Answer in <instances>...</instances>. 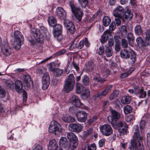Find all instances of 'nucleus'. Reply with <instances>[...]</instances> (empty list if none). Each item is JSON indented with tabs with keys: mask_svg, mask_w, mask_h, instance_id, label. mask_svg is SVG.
<instances>
[{
	"mask_svg": "<svg viewBox=\"0 0 150 150\" xmlns=\"http://www.w3.org/2000/svg\"><path fill=\"white\" fill-rule=\"evenodd\" d=\"M124 112L125 114H128L131 112L132 110V108L129 105H127L123 108Z\"/></svg>",
	"mask_w": 150,
	"mask_h": 150,
	"instance_id": "37998d69",
	"label": "nucleus"
},
{
	"mask_svg": "<svg viewBox=\"0 0 150 150\" xmlns=\"http://www.w3.org/2000/svg\"><path fill=\"white\" fill-rule=\"evenodd\" d=\"M15 88L16 91L18 93L21 92L23 88L22 83L18 80H16L15 82Z\"/></svg>",
	"mask_w": 150,
	"mask_h": 150,
	"instance_id": "4be33fe9",
	"label": "nucleus"
},
{
	"mask_svg": "<svg viewBox=\"0 0 150 150\" xmlns=\"http://www.w3.org/2000/svg\"><path fill=\"white\" fill-rule=\"evenodd\" d=\"M96 146L95 144H92L88 146V150H95Z\"/></svg>",
	"mask_w": 150,
	"mask_h": 150,
	"instance_id": "680f3d73",
	"label": "nucleus"
},
{
	"mask_svg": "<svg viewBox=\"0 0 150 150\" xmlns=\"http://www.w3.org/2000/svg\"><path fill=\"white\" fill-rule=\"evenodd\" d=\"M132 72V71L130 70L127 72L122 74L120 75V77L121 78H122L126 77L130 75Z\"/></svg>",
	"mask_w": 150,
	"mask_h": 150,
	"instance_id": "6e6d98bb",
	"label": "nucleus"
},
{
	"mask_svg": "<svg viewBox=\"0 0 150 150\" xmlns=\"http://www.w3.org/2000/svg\"><path fill=\"white\" fill-rule=\"evenodd\" d=\"M105 53L108 57L112 56L113 53L112 47L109 46V45H105Z\"/></svg>",
	"mask_w": 150,
	"mask_h": 150,
	"instance_id": "5701e85b",
	"label": "nucleus"
},
{
	"mask_svg": "<svg viewBox=\"0 0 150 150\" xmlns=\"http://www.w3.org/2000/svg\"><path fill=\"white\" fill-rule=\"evenodd\" d=\"M56 14L60 18L64 20L66 17V14L64 9L61 7H58L57 9Z\"/></svg>",
	"mask_w": 150,
	"mask_h": 150,
	"instance_id": "f3484780",
	"label": "nucleus"
},
{
	"mask_svg": "<svg viewBox=\"0 0 150 150\" xmlns=\"http://www.w3.org/2000/svg\"><path fill=\"white\" fill-rule=\"evenodd\" d=\"M77 142H71L69 145V147L72 150H74L77 147Z\"/></svg>",
	"mask_w": 150,
	"mask_h": 150,
	"instance_id": "8fccbe9b",
	"label": "nucleus"
},
{
	"mask_svg": "<svg viewBox=\"0 0 150 150\" xmlns=\"http://www.w3.org/2000/svg\"><path fill=\"white\" fill-rule=\"evenodd\" d=\"M128 43L129 42L125 39L123 38L121 42V46L123 48H127L128 46Z\"/></svg>",
	"mask_w": 150,
	"mask_h": 150,
	"instance_id": "09e8293b",
	"label": "nucleus"
},
{
	"mask_svg": "<svg viewBox=\"0 0 150 150\" xmlns=\"http://www.w3.org/2000/svg\"><path fill=\"white\" fill-rule=\"evenodd\" d=\"M99 128L100 132L104 136H108L112 133L113 130L112 127L108 124H105L101 125Z\"/></svg>",
	"mask_w": 150,
	"mask_h": 150,
	"instance_id": "0eeeda50",
	"label": "nucleus"
},
{
	"mask_svg": "<svg viewBox=\"0 0 150 150\" xmlns=\"http://www.w3.org/2000/svg\"><path fill=\"white\" fill-rule=\"evenodd\" d=\"M48 23L50 26L54 27L56 23V20L53 16H50L48 18Z\"/></svg>",
	"mask_w": 150,
	"mask_h": 150,
	"instance_id": "72a5a7b5",
	"label": "nucleus"
},
{
	"mask_svg": "<svg viewBox=\"0 0 150 150\" xmlns=\"http://www.w3.org/2000/svg\"><path fill=\"white\" fill-rule=\"evenodd\" d=\"M133 16L131 12V11L129 10H127L123 16V21H125L124 19H126L128 21L130 20L132 18Z\"/></svg>",
	"mask_w": 150,
	"mask_h": 150,
	"instance_id": "aec40b11",
	"label": "nucleus"
},
{
	"mask_svg": "<svg viewBox=\"0 0 150 150\" xmlns=\"http://www.w3.org/2000/svg\"><path fill=\"white\" fill-rule=\"evenodd\" d=\"M80 5L83 8H85L88 4L87 0H78Z\"/></svg>",
	"mask_w": 150,
	"mask_h": 150,
	"instance_id": "864d4df0",
	"label": "nucleus"
},
{
	"mask_svg": "<svg viewBox=\"0 0 150 150\" xmlns=\"http://www.w3.org/2000/svg\"><path fill=\"white\" fill-rule=\"evenodd\" d=\"M30 32L31 35H32L34 37V38H32L30 37L28 38V41L30 42L31 45H35L36 40L40 43H42L43 42L45 35L43 33L35 29L31 30Z\"/></svg>",
	"mask_w": 150,
	"mask_h": 150,
	"instance_id": "f257e3e1",
	"label": "nucleus"
},
{
	"mask_svg": "<svg viewBox=\"0 0 150 150\" xmlns=\"http://www.w3.org/2000/svg\"><path fill=\"white\" fill-rule=\"evenodd\" d=\"M4 83L6 87L12 90L14 87V83L10 80H5Z\"/></svg>",
	"mask_w": 150,
	"mask_h": 150,
	"instance_id": "473e14b6",
	"label": "nucleus"
},
{
	"mask_svg": "<svg viewBox=\"0 0 150 150\" xmlns=\"http://www.w3.org/2000/svg\"><path fill=\"white\" fill-rule=\"evenodd\" d=\"M49 131L57 135L62 134L63 131L60 125L57 121H52L49 127Z\"/></svg>",
	"mask_w": 150,
	"mask_h": 150,
	"instance_id": "7ed1b4c3",
	"label": "nucleus"
},
{
	"mask_svg": "<svg viewBox=\"0 0 150 150\" xmlns=\"http://www.w3.org/2000/svg\"><path fill=\"white\" fill-rule=\"evenodd\" d=\"M78 42L77 41L74 40L71 42L69 46V49L70 50H72L77 47Z\"/></svg>",
	"mask_w": 150,
	"mask_h": 150,
	"instance_id": "a19ab883",
	"label": "nucleus"
},
{
	"mask_svg": "<svg viewBox=\"0 0 150 150\" xmlns=\"http://www.w3.org/2000/svg\"><path fill=\"white\" fill-rule=\"evenodd\" d=\"M130 97L129 96H125L121 99V102L124 104L129 103L131 101Z\"/></svg>",
	"mask_w": 150,
	"mask_h": 150,
	"instance_id": "f704fd0d",
	"label": "nucleus"
},
{
	"mask_svg": "<svg viewBox=\"0 0 150 150\" xmlns=\"http://www.w3.org/2000/svg\"><path fill=\"white\" fill-rule=\"evenodd\" d=\"M116 27V24L115 22H112L110 25L109 27V30L110 31H113L115 29Z\"/></svg>",
	"mask_w": 150,
	"mask_h": 150,
	"instance_id": "e2e57ef3",
	"label": "nucleus"
},
{
	"mask_svg": "<svg viewBox=\"0 0 150 150\" xmlns=\"http://www.w3.org/2000/svg\"><path fill=\"white\" fill-rule=\"evenodd\" d=\"M55 64L54 63H51L50 64L49 69L50 71L54 72L56 69V68H55Z\"/></svg>",
	"mask_w": 150,
	"mask_h": 150,
	"instance_id": "13d9d810",
	"label": "nucleus"
},
{
	"mask_svg": "<svg viewBox=\"0 0 150 150\" xmlns=\"http://www.w3.org/2000/svg\"><path fill=\"white\" fill-rule=\"evenodd\" d=\"M63 72V70L57 69L54 72V74L56 76L59 77L62 74Z\"/></svg>",
	"mask_w": 150,
	"mask_h": 150,
	"instance_id": "3c124183",
	"label": "nucleus"
},
{
	"mask_svg": "<svg viewBox=\"0 0 150 150\" xmlns=\"http://www.w3.org/2000/svg\"><path fill=\"white\" fill-rule=\"evenodd\" d=\"M75 81L74 75L72 74H70L66 80L65 82L74 85Z\"/></svg>",
	"mask_w": 150,
	"mask_h": 150,
	"instance_id": "c756f323",
	"label": "nucleus"
},
{
	"mask_svg": "<svg viewBox=\"0 0 150 150\" xmlns=\"http://www.w3.org/2000/svg\"><path fill=\"white\" fill-rule=\"evenodd\" d=\"M23 82L25 89H28L30 87L31 85L33 84L30 76L28 75L24 76Z\"/></svg>",
	"mask_w": 150,
	"mask_h": 150,
	"instance_id": "2eb2a0df",
	"label": "nucleus"
},
{
	"mask_svg": "<svg viewBox=\"0 0 150 150\" xmlns=\"http://www.w3.org/2000/svg\"><path fill=\"white\" fill-rule=\"evenodd\" d=\"M67 137L68 140L71 142H77L78 138L76 135L73 132H69L67 134Z\"/></svg>",
	"mask_w": 150,
	"mask_h": 150,
	"instance_id": "393cba45",
	"label": "nucleus"
},
{
	"mask_svg": "<svg viewBox=\"0 0 150 150\" xmlns=\"http://www.w3.org/2000/svg\"><path fill=\"white\" fill-rule=\"evenodd\" d=\"M146 142L147 147L150 150V133H148L146 134Z\"/></svg>",
	"mask_w": 150,
	"mask_h": 150,
	"instance_id": "4d7b16f0",
	"label": "nucleus"
},
{
	"mask_svg": "<svg viewBox=\"0 0 150 150\" xmlns=\"http://www.w3.org/2000/svg\"><path fill=\"white\" fill-rule=\"evenodd\" d=\"M59 143L61 146L65 148L68 144L67 139L65 137H62L59 140Z\"/></svg>",
	"mask_w": 150,
	"mask_h": 150,
	"instance_id": "c85d7f7f",
	"label": "nucleus"
},
{
	"mask_svg": "<svg viewBox=\"0 0 150 150\" xmlns=\"http://www.w3.org/2000/svg\"><path fill=\"white\" fill-rule=\"evenodd\" d=\"M119 91L118 90H115L110 95L109 98L110 100H112L117 97L119 94Z\"/></svg>",
	"mask_w": 150,
	"mask_h": 150,
	"instance_id": "a18cd8bd",
	"label": "nucleus"
},
{
	"mask_svg": "<svg viewBox=\"0 0 150 150\" xmlns=\"http://www.w3.org/2000/svg\"><path fill=\"white\" fill-rule=\"evenodd\" d=\"M110 35L111 32L109 30H107L105 31L102 35L101 42L103 43H104L107 40L108 37Z\"/></svg>",
	"mask_w": 150,
	"mask_h": 150,
	"instance_id": "412c9836",
	"label": "nucleus"
},
{
	"mask_svg": "<svg viewBox=\"0 0 150 150\" xmlns=\"http://www.w3.org/2000/svg\"><path fill=\"white\" fill-rule=\"evenodd\" d=\"M54 26V30L53 32L54 36L57 35L59 33H61L62 29V26L60 24H56Z\"/></svg>",
	"mask_w": 150,
	"mask_h": 150,
	"instance_id": "a878e982",
	"label": "nucleus"
},
{
	"mask_svg": "<svg viewBox=\"0 0 150 150\" xmlns=\"http://www.w3.org/2000/svg\"><path fill=\"white\" fill-rule=\"evenodd\" d=\"M96 67V65L92 61L88 62V64L86 66V68L89 71H91L94 69Z\"/></svg>",
	"mask_w": 150,
	"mask_h": 150,
	"instance_id": "58836bf2",
	"label": "nucleus"
},
{
	"mask_svg": "<svg viewBox=\"0 0 150 150\" xmlns=\"http://www.w3.org/2000/svg\"><path fill=\"white\" fill-rule=\"evenodd\" d=\"M97 117L96 116H94L91 118L88 119L87 120V122L89 124H90L92 123L93 122L95 121L96 120Z\"/></svg>",
	"mask_w": 150,
	"mask_h": 150,
	"instance_id": "69168bd1",
	"label": "nucleus"
},
{
	"mask_svg": "<svg viewBox=\"0 0 150 150\" xmlns=\"http://www.w3.org/2000/svg\"><path fill=\"white\" fill-rule=\"evenodd\" d=\"M50 79L49 74L47 73H45L42 77V89L43 90L47 89L50 84Z\"/></svg>",
	"mask_w": 150,
	"mask_h": 150,
	"instance_id": "1a4fd4ad",
	"label": "nucleus"
},
{
	"mask_svg": "<svg viewBox=\"0 0 150 150\" xmlns=\"http://www.w3.org/2000/svg\"><path fill=\"white\" fill-rule=\"evenodd\" d=\"M135 93L139 98H144L146 96V92L144 91L143 88H141L135 90Z\"/></svg>",
	"mask_w": 150,
	"mask_h": 150,
	"instance_id": "a211bd4d",
	"label": "nucleus"
},
{
	"mask_svg": "<svg viewBox=\"0 0 150 150\" xmlns=\"http://www.w3.org/2000/svg\"><path fill=\"white\" fill-rule=\"evenodd\" d=\"M81 80L82 83L85 86H87L89 84L90 81L88 77L87 76H83Z\"/></svg>",
	"mask_w": 150,
	"mask_h": 150,
	"instance_id": "c03bdc74",
	"label": "nucleus"
},
{
	"mask_svg": "<svg viewBox=\"0 0 150 150\" xmlns=\"http://www.w3.org/2000/svg\"><path fill=\"white\" fill-rule=\"evenodd\" d=\"M117 125L119 127V132L120 135H124L127 132V126L125 122L122 121L118 122Z\"/></svg>",
	"mask_w": 150,
	"mask_h": 150,
	"instance_id": "4468645a",
	"label": "nucleus"
},
{
	"mask_svg": "<svg viewBox=\"0 0 150 150\" xmlns=\"http://www.w3.org/2000/svg\"><path fill=\"white\" fill-rule=\"evenodd\" d=\"M136 145L135 142L134 141H131L130 145L129 147L130 150H134Z\"/></svg>",
	"mask_w": 150,
	"mask_h": 150,
	"instance_id": "338daca9",
	"label": "nucleus"
},
{
	"mask_svg": "<svg viewBox=\"0 0 150 150\" xmlns=\"http://www.w3.org/2000/svg\"><path fill=\"white\" fill-rule=\"evenodd\" d=\"M2 50L3 53L6 56H8L11 54V49L9 47H5L4 48H2Z\"/></svg>",
	"mask_w": 150,
	"mask_h": 150,
	"instance_id": "ea45409f",
	"label": "nucleus"
},
{
	"mask_svg": "<svg viewBox=\"0 0 150 150\" xmlns=\"http://www.w3.org/2000/svg\"><path fill=\"white\" fill-rule=\"evenodd\" d=\"M120 55L121 57L123 59H127L130 57L133 63H134L136 59V56L134 52L133 51H129L126 49H123L120 51Z\"/></svg>",
	"mask_w": 150,
	"mask_h": 150,
	"instance_id": "39448f33",
	"label": "nucleus"
},
{
	"mask_svg": "<svg viewBox=\"0 0 150 150\" xmlns=\"http://www.w3.org/2000/svg\"><path fill=\"white\" fill-rule=\"evenodd\" d=\"M62 119L64 122H73L75 121L74 118L68 115L63 116Z\"/></svg>",
	"mask_w": 150,
	"mask_h": 150,
	"instance_id": "cd10ccee",
	"label": "nucleus"
},
{
	"mask_svg": "<svg viewBox=\"0 0 150 150\" xmlns=\"http://www.w3.org/2000/svg\"><path fill=\"white\" fill-rule=\"evenodd\" d=\"M93 133V130L91 128H89L86 131L83 132V136L86 138L91 135Z\"/></svg>",
	"mask_w": 150,
	"mask_h": 150,
	"instance_id": "79ce46f5",
	"label": "nucleus"
},
{
	"mask_svg": "<svg viewBox=\"0 0 150 150\" xmlns=\"http://www.w3.org/2000/svg\"><path fill=\"white\" fill-rule=\"evenodd\" d=\"M6 93L4 89L0 86V98H4L6 96Z\"/></svg>",
	"mask_w": 150,
	"mask_h": 150,
	"instance_id": "603ef678",
	"label": "nucleus"
},
{
	"mask_svg": "<svg viewBox=\"0 0 150 150\" xmlns=\"http://www.w3.org/2000/svg\"><path fill=\"white\" fill-rule=\"evenodd\" d=\"M78 121L80 122H85L87 118V113L85 111H79L75 113Z\"/></svg>",
	"mask_w": 150,
	"mask_h": 150,
	"instance_id": "f8f14e48",
	"label": "nucleus"
},
{
	"mask_svg": "<svg viewBox=\"0 0 150 150\" xmlns=\"http://www.w3.org/2000/svg\"><path fill=\"white\" fill-rule=\"evenodd\" d=\"M136 41L138 45H143V41L142 38L141 37H138L137 38Z\"/></svg>",
	"mask_w": 150,
	"mask_h": 150,
	"instance_id": "bf43d9fd",
	"label": "nucleus"
},
{
	"mask_svg": "<svg viewBox=\"0 0 150 150\" xmlns=\"http://www.w3.org/2000/svg\"><path fill=\"white\" fill-rule=\"evenodd\" d=\"M124 11V8L122 6H119L115 9L113 12V15L116 17H120Z\"/></svg>",
	"mask_w": 150,
	"mask_h": 150,
	"instance_id": "dca6fc26",
	"label": "nucleus"
},
{
	"mask_svg": "<svg viewBox=\"0 0 150 150\" xmlns=\"http://www.w3.org/2000/svg\"><path fill=\"white\" fill-rule=\"evenodd\" d=\"M74 87V85L65 82L64 86V90L65 92L69 93L72 90Z\"/></svg>",
	"mask_w": 150,
	"mask_h": 150,
	"instance_id": "b1692460",
	"label": "nucleus"
},
{
	"mask_svg": "<svg viewBox=\"0 0 150 150\" xmlns=\"http://www.w3.org/2000/svg\"><path fill=\"white\" fill-rule=\"evenodd\" d=\"M133 137L134 141L136 140L141 141L142 139L138 125H136L133 126Z\"/></svg>",
	"mask_w": 150,
	"mask_h": 150,
	"instance_id": "9d476101",
	"label": "nucleus"
},
{
	"mask_svg": "<svg viewBox=\"0 0 150 150\" xmlns=\"http://www.w3.org/2000/svg\"><path fill=\"white\" fill-rule=\"evenodd\" d=\"M38 31L40 32L41 33L44 35L45 37H47L48 38H49L50 35L47 31L46 28L42 26L40 28L39 30H37Z\"/></svg>",
	"mask_w": 150,
	"mask_h": 150,
	"instance_id": "2f4dec72",
	"label": "nucleus"
},
{
	"mask_svg": "<svg viewBox=\"0 0 150 150\" xmlns=\"http://www.w3.org/2000/svg\"><path fill=\"white\" fill-rule=\"evenodd\" d=\"M66 28L68 31L71 34H74L76 31V28L74 24H72V25L69 26Z\"/></svg>",
	"mask_w": 150,
	"mask_h": 150,
	"instance_id": "49530a36",
	"label": "nucleus"
},
{
	"mask_svg": "<svg viewBox=\"0 0 150 150\" xmlns=\"http://www.w3.org/2000/svg\"><path fill=\"white\" fill-rule=\"evenodd\" d=\"M127 39L129 45L132 47L134 45L133 41L134 38L133 34L131 33H129L127 35Z\"/></svg>",
	"mask_w": 150,
	"mask_h": 150,
	"instance_id": "7c9ffc66",
	"label": "nucleus"
},
{
	"mask_svg": "<svg viewBox=\"0 0 150 150\" xmlns=\"http://www.w3.org/2000/svg\"><path fill=\"white\" fill-rule=\"evenodd\" d=\"M145 122L144 120H141L139 123V127L140 129H144L145 127Z\"/></svg>",
	"mask_w": 150,
	"mask_h": 150,
	"instance_id": "0e129e2a",
	"label": "nucleus"
},
{
	"mask_svg": "<svg viewBox=\"0 0 150 150\" xmlns=\"http://www.w3.org/2000/svg\"><path fill=\"white\" fill-rule=\"evenodd\" d=\"M111 115L108 116L107 119L112 125L115 126L116 124L117 120L120 117V114L114 110H111Z\"/></svg>",
	"mask_w": 150,
	"mask_h": 150,
	"instance_id": "423d86ee",
	"label": "nucleus"
},
{
	"mask_svg": "<svg viewBox=\"0 0 150 150\" xmlns=\"http://www.w3.org/2000/svg\"><path fill=\"white\" fill-rule=\"evenodd\" d=\"M68 127L71 131L77 133H79L82 130V126L79 123L70 124Z\"/></svg>",
	"mask_w": 150,
	"mask_h": 150,
	"instance_id": "ddd939ff",
	"label": "nucleus"
},
{
	"mask_svg": "<svg viewBox=\"0 0 150 150\" xmlns=\"http://www.w3.org/2000/svg\"><path fill=\"white\" fill-rule=\"evenodd\" d=\"M84 87L83 85L77 82L76 86V93L79 94L81 93L84 90Z\"/></svg>",
	"mask_w": 150,
	"mask_h": 150,
	"instance_id": "bb28decb",
	"label": "nucleus"
},
{
	"mask_svg": "<svg viewBox=\"0 0 150 150\" xmlns=\"http://www.w3.org/2000/svg\"><path fill=\"white\" fill-rule=\"evenodd\" d=\"M14 35V38L11 40V44L13 48L16 50H18L21 48L22 43H23V38L22 34L18 30L15 31Z\"/></svg>",
	"mask_w": 150,
	"mask_h": 150,
	"instance_id": "f03ea898",
	"label": "nucleus"
},
{
	"mask_svg": "<svg viewBox=\"0 0 150 150\" xmlns=\"http://www.w3.org/2000/svg\"><path fill=\"white\" fill-rule=\"evenodd\" d=\"M142 139L140 141L139 140L132 141L134 142L135 143L136 142H137L136 143V144H138L137 148L138 150H144V147L142 144Z\"/></svg>",
	"mask_w": 150,
	"mask_h": 150,
	"instance_id": "4c0bfd02",
	"label": "nucleus"
},
{
	"mask_svg": "<svg viewBox=\"0 0 150 150\" xmlns=\"http://www.w3.org/2000/svg\"><path fill=\"white\" fill-rule=\"evenodd\" d=\"M112 85H110L105 87L103 91L101 92H97L94 96L96 98H101L105 96L111 89Z\"/></svg>",
	"mask_w": 150,
	"mask_h": 150,
	"instance_id": "9b49d317",
	"label": "nucleus"
},
{
	"mask_svg": "<svg viewBox=\"0 0 150 150\" xmlns=\"http://www.w3.org/2000/svg\"><path fill=\"white\" fill-rule=\"evenodd\" d=\"M64 26L66 28L68 27L69 26H71L72 25L73 23L70 21L68 19L64 20Z\"/></svg>",
	"mask_w": 150,
	"mask_h": 150,
	"instance_id": "5fc2aeb1",
	"label": "nucleus"
},
{
	"mask_svg": "<svg viewBox=\"0 0 150 150\" xmlns=\"http://www.w3.org/2000/svg\"><path fill=\"white\" fill-rule=\"evenodd\" d=\"M134 32L137 35H140L143 33V31L141 26L139 25H137L134 28Z\"/></svg>",
	"mask_w": 150,
	"mask_h": 150,
	"instance_id": "e433bc0d",
	"label": "nucleus"
},
{
	"mask_svg": "<svg viewBox=\"0 0 150 150\" xmlns=\"http://www.w3.org/2000/svg\"><path fill=\"white\" fill-rule=\"evenodd\" d=\"M146 37L145 39L146 40H149L150 41V28L147 30L146 33Z\"/></svg>",
	"mask_w": 150,
	"mask_h": 150,
	"instance_id": "774afa93",
	"label": "nucleus"
},
{
	"mask_svg": "<svg viewBox=\"0 0 150 150\" xmlns=\"http://www.w3.org/2000/svg\"><path fill=\"white\" fill-rule=\"evenodd\" d=\"M70 101L72 104L78 107H80L81 108L84 109L86 110L88 109V107L84 105L81 102L78 97L76 95H73L70 98Z\"/></svg>",
	"mask_w": 150,
	"mask_h": 150,
	"instance_id": "6e6552de",
	"label": "nucleus"
},
{
	"mask_svg": "<svg viewBox=\"0 0 150 150\" xmlns=\"http://www.w3.org/2000/svg\"><path fill=\"white\" fill-rule=\"evenodd\" d=\"M90 95L89 90L88 89H86L84 92L82 94L81 97L82 98H84L85 99L87 98Z\"/></svg>",
	"mask_w": 150,
	"mask_h": 150,
	"instance_id": "de8ad7c7",
	"label": "nucleus"
},
{
	"mask_svg": "<svg viewBox=\"0 0 150 150\" xmlns=\"http://www.w3.org/2000/svg\"><path fill=\"white\" fill-rule=\"evenodd\" d=\"M61 33H59L57 35L54 36L56 39L59 41H61L62 39V36L61 34Z\"/></svg>",
	"mask_w": 150,
	"mask_h": 150,
	"instance_id": "052dcab7",
	"label": "nucleus"
},
{
	"mask_svg": "<svg viewBox=\"0 0 150 150\" xmlns=\"http://www.w3.org/2000/svg\"><path fill=\"white\" fill-rule=\"evenodd\" d=\"M69 3L72 13L78 21H81L83 15V12L79 8L76 6L74 4L72 1H71Z\"/></svg>",
	"mask_w": 150,
	"mask_h": 150,
	"instance_id": "20e7f679",
	"label": "nucleus"
},
{
	"mask_svg": "<svg viewBox=\"0 0 150 150\" xmlns=\"http://www.w3.org/2000/svg\"><path fill=\"white\" fill-rule=\"evenodd\" d=\"M110 18L108 16H104L103 19V25L105 26H107L109 25L111 22Z\"/></svg>",
	"mask_w": 150,
	"mask_h": 150,
	"instance_id": "c9c22d12",
	"label": "nucleus"
},
{
	"mask_svg": "<svg viewBox=\"0 0 150 150\" xmlns=\"http://www.w3.org/2000/svg\"><path fill=\"white\" fill-rule=\"evenodd\" d=\"M48 148L49 150H56L58 148L57 143L54 139L50 141L48 145Z\"/></svg>",
	"mask_w": 150,
	"mask_h": 150,
	"instance_id": "6ab92c4d",
	"label": "nucleus"
}]
</instances>
